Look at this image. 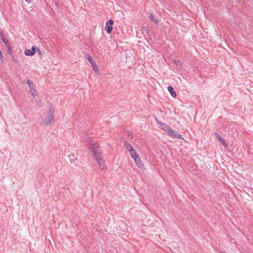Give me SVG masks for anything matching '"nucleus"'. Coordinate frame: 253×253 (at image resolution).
<instances>
[{"label": "nucleus", "mask_w": 253, "mask_h": 253, "mask_svg": "<svg viewBox=\"0 0 253 253\" xmlns=\"http://www.w3.org/2000/svg\"><path fill=\"white\" fill-rule=\"evenodd\" d=\"M160 126H161V128L164 130H166L167 132L168 130V129L169 128V127H170V126H169L167 124H165V123H162V122L161 124H160Z\"/></svg>", "instance_id": "f8f14e48"}, {"label": "nucleus", "mask_w": 253, "mask_h": 253, "mask_svg": "<svg viewBox=\"0 0 253 253\" xmlns=\"http://www.w3.org/2000/svg\"><path fill=\"white\" fill-rule=\"evenodd\" d=\"M54 115L53 114V112L51 111V109H49L47 116L43 120L44 124L45 125H49L51 124V122L54 121Z\"/></svg>", "instance_id": "f03ea898"}, {"label": "nucleus", "mask_w": 253, "mask_h": 253, "mask_svg": "<svg viewBox=\"0 0 253 253\" xmlns=\"http://www.w3.org/2000/svg\"><path fill=\"white\" fill-rule=\"evenodd\" d=\"M124 145L125 146V148L129 151V149H131V148H133V147L132 146V145L127 141H125L124 142Z\"/></svg>", "instance_id": "2eb2a0df"}, {"label": "nucleus", "mask_w": 253, "mask_h": 253, "mask_svg": "<svg viewBox=\"0 0 253 253\" xmlns=\"http://www.w3.org/2000/svg\"><path fill=\"white\" fill-rule=\"evenodd\" d=\"M89 145V149L92 153L94 158L97 161L99 166L103 165V162L101 157L100 153L98 152L99 146L96 142H91Z\"/></svg>", "instance_id": "f257e3e1"}, {"label": "nucleus", "mask_w": 253, "mask_h": 253, "mask_svg": "<svg viewBox=\"0 0 253 253\" xmlns=\"http://www.w3.org/2000/svg\"><path fill=\"white\" fill-rule=\"evenodd\" d=\"M36 51L38 52L39 54L42 55V51L40 50V49L39 48H38L36 49Z\"/></svg>", "instance_id": "aec40b11"}, {"label": "nucleus", "mask_w": 253, "mask_h": 253, "mask_svg": "<svg viewBox=\"0 0 253 253\" xmlns=\"http://www.w3.org/2000/svg\"><path fill=\"white\" fill-rule=\"evenodd\" d=\"M129 152L130 153L131 157L135 160L136 159H139V155L137 154L136 151L134 149V148H131V149H129Z\"/></svg>", "instance_id": "0eeeda50"}, {"label": "nucleus", "mask_w": 253, "mask_h": 253, "mask_svg": "<svg viewBox=\"0 0 253 253\" xmlns=\"http://www.w3.org/2000/svg\"><path fill=\"white\" fill-rule=\"evenodd\" d=\"M7 53L10 54V55H11L12 53V48L11 47H8V48H7Z\"/></svg>", "instance_id": "dca6fc26"}, {"label": "nucleus", "mask_w": 253, "mask_h": 253, "mask_svg": "<svg viewBox=\"0 0 253 253\" xmlns=\"http://www.w3.org/2000/svg\"><path fill=\"white\" fill-rule=\"evenodd\" d=\"M0 38H1V39L2 41V42L4 44H6V42L8 41H7V40L5 38L4 34H3V33L1 30H0Z\"/></svg>", "instance_id": "4468645a"}, {"label": "nucleus", "mask_w": 253, "mask_h": 253, "mask_svg": "<svg viewBox=\"0 0 253 253\" xmlns=\"http://www.w3.org/2000/svg\"><path fill=\"white\" fill-rule=\"evenodd\" d=\"M99 70H97V69H95V71H94L95 72H97V71H98Z\"/></svg>", "instance_id": "b1692460"}, {"label": "nucleus", "mask_w": 253, "mask_h": 253, "mask_svg": "<svg viewBox=\"0 0 253 253\" xmlns=\"http://www.w3.org/2000/svg\"><path fill=\"white\" fill-rule=\"evenodd\" d=\"M26 2H27L28 3H30L31 1V0H25Z\"/></svg>", "instance_id": "5701e85b"}, {"label": "nucleus", "mask_w": 253, "mask_h": 253, "mask_svg": "<svg viewBox=\"0 0 253 253\" xmlns=\"http://www.w3.org/2000/svg\"><path fill=\"white\" fill-rule=\"evenodd\" d=\"M214 135L216 137V138L218 140L219 142H221V143L224 145V146H227V144L225 140L224 139H223L222 137H221L219 134L218 133H215Z\"/></svg>", "instance_id": "6e6552de"}, {"label": "nucleus", "mask_w": 253, "mask_h": 253, "mask_svg": "<svg viewBox=\"0 0 253 253\" xmlns=\"http://www.w3.org/2000/svg\"><path fill=\"white\" fill-rule=\"evenodd\" d=\"M87 60L89 61V63L91 64V66L92 67L94 71H95V69H97V70H99L96 63L92 59L90 56L87 57Z\"/></svg>", "instance_id": "1a4fd4ad"}, {"label": "nucleus", "mask_w": 253, "mask_h": 253, "mask_svg": "<svg viewBox=\"0 0 253 253\" xmlns=\"http://www.w3.org/2000/svg\"><path fill=\"white\" fill-rule=\"evenodd\" d=\"M142 29H143V31L144 32H145L146 33H147V32H148V28H147V27H146V26H143V27H142Z\"/></svg>", "instance_id": "a211bd4d"}, {"label": "nucleus", "mask_w": 253, "mask_h": 253, "mask_svg": "<svg viewBox=\"0 0 253 253\" xmlns=\"http://www.w3.org/2000/svg\"><path fill=\"white\" fill-rule=\"evenodd\" d=\"M0 58L1 60H2L3 59L2 52L0 50Z\"/></svg>", "instance_id": "4be33fe9"}, {"label": "nucleus", "mask_w": 253, "mask_h": 253, "mask_svg": "<svg viewBox=\"0 0 253 253\" xmlns=\"http://www.w3.org/2000/svg\"><path fill=\"white\" fill-rule=\"evenodd\" d=\"M114 23V21L112 19H109L107 21L105 26V30L107 33L110 34L112 32L113 29L112 25Z\"/></svg>", "instance_id": "20e7f679"}, {"label": "nucleus", "mask_w": 253, "mask_h": 253, "mask_svg": "<svg viewBox=\"0 0 253 253\" xmlns=\"http://www.w3.org/2000/svg\"><path fill=\"white\" fill-rule=\"evenodd\" d=\"M167 132L168 135L173 138L182 139H183V138L182 136V135L178 134L176 131L173 129L171 127H169V128L168 129Z\"/></svg>", "instance_id": "7ed1b4c3"}, {"label": "nucleus", "mask_w": 253, "mask_h": 253, "mask_svg": "<svg viewBox=\"0 0 253 253\" xmlns=\"http://www.w3.org/2000/svg\"><path fill=\"white\" fill-rule=\"evenodd\" d=\"M28 82H31V81L30 80H24V81H22V83L23 84H28Z\"/></svg>", "instance_id": "f3484780"}, {"label": "nucleus", "mask_w": 253, "mask_h": 253, "mask_svg": "<svg viewBox=\"0 0 253 253\" xmlns=\"http://www.w3.org/2000/svg\"><path fill=\"white\" fill-rule=\"evenodd\" d=\"M36 49V47L33 46L31 49H26L24 51V54L26 56H33L35 54Z\"/></svg>", "instance_id": "39448f33"}, {"label": "nucleus", "mask_w": 253, "mask_h": 253, "mask_svg": "<svg viewBox=\"0 0 253 253\" xmlns=\"http://www.w3.org/2000/svg\"><path fill=\"white\" fill-rule=\"evenodd\" d=\"M28 86L29 87V89H30V94L33 95V96H35L36 95V89L34 88V84L33 83L32 81L31 82H28Z\"/></svg>", "instance_id": "423d86ee"}, {"label": "nucleus", "mask_w": 253, "mask_h": 253, "mask_svg": "<svg viewBox=\"0 0 253 253\" xmlns=\"http://www.w3.org/2000/svg\"><path fill=\"white\" fill-rule=\"evenodd\" d=\"M134 161L138 168H142L143 167V165L141 163V161L140 160V157H139V159H135Z\"/></svg>", "instance_id": "ddd939ff"}, {"label": "nucleus", "mask_w": 253, "mask_h": 253, "mask_svg": "<svg viewBox=\"0 0 253 253\" xmlns=\"http://www.w3.org/2000/svg\"><path fill=\"white\" fill-rule=\"evenodd\" d=\"M155 120H156V122H157V123L159 125H160V124H161L162 122H160L158 119L157 117H155Z\"/></svg>", "instance_id": "6ab92c4d"}, {"label": "nucleus", "mask_w": 253, "mask_h": 253, "mask_svg": "<svg viewBox=\"0 0 253 253\" xmlns=\"http://www.w3.org/2000/svg\"><path fill=\"white\" fill-rule=\"evenodd\" d=\"M5 45V46L7 48H8V47H10V46L9 45V43L8 42V41H7L6 42V44H4Z\"/></svg>", "instance_id": "412c9836"}, {"label": "nucleus", "mask_w": 253, "mask_h": 253, "mask_svg": "<svg viewBox=\"0 0 253 253\" xmlns=\"http://www.w3.org/2000/svg\"><path fill=\"white\" fill-rule=\"evenodd\" d=\"M148 17L149 18V19L152 22H153L154 23H155V24H158V20H157L154 16L153 14L152 13H150L149 12L148 14Z\"/></svg>", "instance_id": "9b49d317"}, {"label": "nucleus", "mask_w": 253, "mask_h": 253, "mask_svg": "<svg viewBox=\"0 0 253 253\" xmlns=\"http://www.w3.org/2000/svg\"><path fill=\"white\" fill-rule=\"evenodd\" d=\"M168 91H169V92L170 93V95L172 96V97H176L177 94H176V93L175 92V91L174 90V88L172 86H170L169 85L168 87Z\"/></svg>", "instance_id": "9d476101"}]
</instances>
